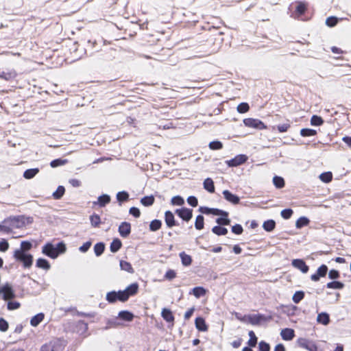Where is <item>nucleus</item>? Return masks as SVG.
Returning a JSON list of instances; mask_svg holds the SVG:
<instances>
[{"instance_id":"24","label":"nucleus","mask_w":351,"mask_h":351,"mask_svg":"<svg viewBox=\"0 0 351 351\" xmlns=\"http://www.w3.org/2000/svg\"><path fill=\"white\" fill-rule=\"evenodd\" d=\"M36 267L45 270H49L51 267L49 263L45 258H40L36 261Z\"/></svg>"},{"instance_id":"46","label":"nucleus","mask_w":351,"mask_h":351,"mask_svg":"<svg viewBox=\"0 0 351 351\" xmlns=\"http://www.w3.org/2000/svg\"><path fill=\"white\" fill-rule=\"evenodd\" d=\"M320 180L324 182H329L332 178V173L330 172L322 173L319 176Z\"/></svg>"},{"instance_id":"62","label":"nucleus","mask_w":351,"mask_h":351,"mask_svg":"<svg viewBox=\"0 0 351 351\" xmlns=\"http://www.w3.org/2000/svg\"><path fill=\"white\" fill-rule=\"evenodd\" d=\"M243 228L239 224H236L232 227V231L236 234H241L243 232Z\"/></svg>"},{"instance_id":"40","label":"nucleus","mask_w":351,"mask_h":351,"mask_svg":"<svg viewBox=\"0 0 351 351\" xmlns=\"http://www.w3.org/2000/svg\"><path fill=\"white\" fill-rule=\"evenodd\" d=\"M90 223L93 227H97L101 223L100 217L97 214H93L90 217Z\"/></svg>"},{"instance_id":"59","label":"nucleus","mask_w":351,"mask_h":351,"mask_svg":"<svg viewBox=\"0 0 351 351\" xmlns=\"http://www.w3.org/2000/svg\"><path fill=\"white\" fill-rule=\"evenodd\" d=\"M9 248V243L5 239H2L0 241V251L5 252Z\"/></svg>"},{"instance_id":"2","label":"nucleus","mask_w":351,"mask_h":351,"mask_svg":"<svg viewBox=\"0 0 351 351\" xmlns=\"http://www.w3.org/2000/svg\"><path fill=\"white\" fill-rule=\"evenodd\" d=\"M66 251V247L64 242H60L56 246L51 243H47L42 247V253L53 259H56Z\"/></svg>"},{"instance_id":"48","label":"nucleus","mask_w":351,"mask_h":351,"mask_svg":"<svg viewBox=\"0 0 351 351\" xmlns=\"http://www.w3.org/2000/svg\"><path fill=\"white\" fill-rule=\"evenodd\" d=\"M67 162L66 160L56 159L51 162L50 165L51 167L55 168L59 166L64 165Z\"/></svg>"},{"instance_id":"43","label":"nucleus","mask_w":351,"mask_h":351,"mask_svg":"<svg viewBox=\"0 0 351 351\" xmlns=\"http://www.w3.org/2000/svg\"><path fill=\"white\" fill-rule=\"evenodd\" d=\"M323 123V119L319 116L313 115L311 119V124L312 125L319 126L322 125Z\"/></svg>"},{"instance_id":"29","label":"nucleus","mask_w":351,"mask_h":351,"mask_svg":"<svg viewBox=\"0 0 351 351\" xmlns=\"http://www.w3.org/2000/svg\"><path fill=\"white\" fill-rule=\"evenodd\" d=\"M32 244L27 241H23L21 243V247L19 249L15 250L14 251H21L25 253H27V252L32 248Z\"/></svg>"},{"instance_id":"11","label":"nucleus","mask_w":351,"mask_h":351,"mask_svg":"<svg viewBox=\"0 0 351 351\" xmlns=\"http://www.w3.org/2000/svg\"><path fill=\"white\" fill-rule=\"evenodd\" d=\"M131 232V226L128 222H122L119 226V232L122 237H127Z\"/></svg>"},{"instance_id":"50","label":"nucleus","mask_w":351,"mask_h":351,"mask_svg":"<svg viewBox=\"0 0 351 351\" xmlns=\"http://www.w3.org/2000/svg\"><path fill=\"white\" fill-rule=\"evenodd\" d=\"M223 147L222 143L220 141H212L209 143V147L211 149L217 150L220 149Z\"/></svg>"},{"instance_id":"44","label":"nucleus","mask_w":351,"mask_h":351,"mask_svg":"<svg viewBox=\"0 0 351 351\" xmlns=\"http://www.w3.org/2000/svg\"><path fill=\"white\" fill-rule=\"evenodd\" d=\"M195 227L197 230H202L204 228V217L202 215H198L196 217Z\"/></svg>"},{"instance_id":"23","label":"nucleus","mask_w":351,"mask_h":351,"mask_svg":"<svg viewBox=\"0 0 351 351\" xmlns=\"http://www.w3.org/2000/svg\"><path fill=\"white\" fill-rule=\"evenodd\" d=\"M179 256L181 259L182 264L184 266L187 267L191 265L192 263V258L191 256L186 254L184 252H180Z\"/></svg>"},{"instance_id":"54","label":"nucleus","mask_w":351,"mask_h":351,"mask_svg":"<svg viewBox=\"0 0 351 351\" xmlns=\"http://www.w3.org/2000/svg\"><path fill=\"white\" fill-rule=\"evenodd\" d=\"M211 214H213L214 215H221L223 217L228 216V212L218 209V208H211Z\"/></svg>"},{"instance_id":"15","label":"nucleus","mask_w":351,"mask_h":351,"mask_svg":"<svg viewBox=\"0 0 351 351\" xmlns=\"http://www.w3.org/2000/svg\"><path fill=\"white\" fill-rule=\"evenodd\" d=\"M134 317V314L128 311H121L118 314V318L128 322H132Z\"/></svg>"},{"instance_id":"57","label":"nucleus","mask_w":351,"mask_h":351,"mask_svg":"<svg viewBox=\"0 0 351 351\" xmlns=\"http://www.w3.org/2000/svg\"><path fill=\"white\" fill-rule=\"evenodd\" d=\"M8 329V323L3 318H0V330L5 332Z\"/></svg>"},{"instance_id":"49","label":"nucleus","mask_w":351,"mask_h":351,"mask_svg":"<svg viewBox=\"0 0 351 351\" xmlns=\"http://www.w3.org/2000/svg\"><path fill=\"white\" fill-rule=\"evenodd\" d=\"M249 105L247 103H241L237 106V111L239 113H245L249 110Z\"/></svg>"},{"instance_id":"38","label":"nucleus","mask_w":351,"mask_h":351,"mask_svg":"<svg viewBox=\"0 0 351 351\" xmlns=\"http://www.w3.org/2000/svg\"><path fill=\"white\" fill-rule=\"evenodd\" d=\"M273 183L278 189H281L285 186V180L282 177L274 176L273 178Z\"/></svg>"},{"instance_id":"20","label":"nucleus","mask_w":351,"mask_h":351,"mask_svg":"<svg viewBox=\"0 0 351 351\" xmlns=\"http://www.w3.org/2000/svg\"><path fill=\"white\" fill-rule=\"evenodd\" d=\"M122 246L121 240L118 238L114 239L110 243V250L112 253L118 252Z\"/></svg>"},{"instance_id":"56","label":"nucleus","mask_w":351,"mask_h":351,"mask_svg":"<svg viewBox=\"0 0 351 351\" xmlns=\"http://www.w3.org/2000/svg\"><path fill=\"white\" fill-rule=\"evenodd\" d=\"M247 321L252 325H256L259 323L260 318L256 315H249L247 317Z\"/></svg>"},{"instance_id":"14","label":"nucleus","mask_w":351,"mask_h":351,"mask_svg":"<svg viewBox=\"0 0 351 351\" xmlns=\"http://www.w3.org/2000/svg\"><path fill=\"white\" fill-rule=\"evenodd\" d=\"M299 343L301 347L306 349L308 351H317V346L311 341H307L306 339H302Z\"/></svg>"},{"instance_id":"9","label":"nucleus","mask_w":351,"mask_h":351,"mask_svg":"<svg viewBox=\"0 0 351 351\" xmlns=\"http://www.w3.org/2000/svg\"><path fill=\"white\" fill-rule=\"evenodd\" d=\"M328 271V267L325 265H322L317 270L316 274L311 275V279L313 281L317 282L321 277H324Z\"/></svg>"},{"instance_id":"8","label":"nucleus","mask_w":351,"mask_h":351,"mask_svg":"<svg viewBox=\"0 0 351 351\" xmlns=\"http://www.w3.org/2000/svg\"><path fill=\"white\" fill-rule=\"evenodd\" d=\"M291 265L295 268L301 271L303 274H306L308 271V266L305 263L302 259H293Z\"/></svg>"},{"instance_id":"33","label":"nucleus","mask_w":351,"mask_h":351,"mask_svg":"<svg viewBox=\"0 0 351 351\" xmlns=\"http://www.w3.org/2000/svg\"><path fill=\"white\" fill-rule=\"evenodd\" d=\"M326 287L328 289H342L344 287V285L339 281H332L328 282Z\"/></svg>"},{"instance_id":"27","label":"nucleus","mask_w":351,"mask_h":351,"mask_svg":"<svg viewBox=\"0 0 351 351\" xmlns=\"http://www.w3.org/2000/svg\"><path fill=\"white\" fill-rule=\"evenodd\" d=\"M44 319V314L40 313L34 315L30 320L32 326H37Z\"/></svg>"},{"instance_id":"12","label":"nucleus","mask_w":351,"mask_h":351,"mask_svg":"<svg viewBox=\"0 0 351 351\" xmlns=\"http://www.w3.org/2000/svg\"><path fill=\"white\" fill-rule=\"evenodd\" d=\"M223 195L226 200L232 204H238L239 203L240 198L237 195L232 194L228 190H224L223 191Z\"/></svg>"},{"instance_id":"45","label":"nucleus","mask_w":351,"mask_h":351,"mask_svg":"<svg viewBox=\"0 0 351 351\" xmlns=\"http://www.w3.org/2000/svg\"><path fill=\"white\" fill-rule=\"evenodd\" d=\"M129 198V194L125 191H121L117 194V199L119 202L127 201Z\"/></svg>"},{"instance_id":"30","label":"nucleus","mask_w":351,"mask_h":351,"mask_svg":"<svg viewBox=\"0 0 351 351\" xmlns=\"http://www.w3.org/2000/svg\"><path fill=\"white\" fill-rule=\"evenodd\" d=\"M309 222L310 221L307 217H301L296 221L295 227L298 229H300L302 227L307 226Z\"/></svg>"},{"instance_id":"51","label":"nucleus","mask_w":351,"mask_h":351,"mask_svg":"<svg viewBox=\"0 0 351 351\" xmlns=\"http://www.w3.org/2000/svg\"><path fill=\"white\" fill-rule=\"evenodd\" d=\"M337 22H338V19L337 17H335V16L328 17L326 20V24L328 27H334L335 25H336Z\"/></svg>"},{"instance_id":"3","label":"nucleus","mask_w":351,"mask_h":351,"mask_svg":"<svg viewBox=\"0 0 351 351\" xmlns=\"http://www.w3.org/2000/svg\"><path fill=\"white\" fill-rule=\"evenodd\" d=\"M65 346L64 341L61 339H53L43 345L40 351H63Z\"/></svg>"},{"instance_id":"10","label":"nucleus","mask_w":351,"mask_h":351,"mask_svg":"<svg viewBox=\"0 0 351 351\" xmlns=\"http://www.w3.org/2000/svg\"><path fill=\"white\" fill-rule=\"evenodd\" d=\"M176 213L180 218L186 221H189L193 216L192 210L186 208L177 209Z\"/></svg>"},{"instance_id":"32","label":"nucleus","mask_w":351,"mask_h":351,"mask_svg":"<svg viewBox=\"0 0 351 351\" xmlns=\"http://www.w3.org/2000/svg\"><path fill=\"white\" fill-rule=\"evenodd\" d=\"M276 226V223L272 219H269L267 221H265L263 224V228L267 232L272 231Z\"/></svg>"},{"instance_id":"35","label":"nucleus","mask_w":351,"mask_h":351,"mask_svg":"<svg viewBox=\"0 0 351 351\" xmlns=\"http://www.w3.org/2000/svg\"><path fill=\"white\" fill-rule=\"evenodd\" d=\"M154 202V197L153 195L145 196L141 199V203L145 206H152Z\"/></svg>"},{"instance_id":"63","label":"nucleus","mask_w":351,"mask_h":351,"mask_svg":"<svg viewBox=\"0 0 351 351\" xmlns=\"http://www.w3.org/2000/svg\"><path fill=\"white\" fill-rule=\"evenodd\" d=\"M306 10V5L304 3L300 2L296 6V11L300 14H303Z\"/></svg>"},{"instance_id":"19","label":"nucleus","mask_w":351,"mask_h":351,"mask_svg":"<svg viewBox=\"0 0 351 351\" xmlns=\"http://www.w3.org/2000/svg\"><path fill=\"white\" fill-rule=\"evenodd\" d=\"M317 321L318 323L322 324L324 326H326L330 322L329 315L326 313H319L317 317Z\"/></svg>"},{"instance_id":"39","label":"nucleus","mask_w":351,"mask_h":351,"mask_svg":"<svg viewBox=\"0 0 351 351\" xmlns=\"http://www.w3.org/2000/svg\"><path fill=\"white\" fill-rule=\"evenodd\" d=\"M304 293L302 291H298L293 294L292 300L294 303L298 304L304 298Z\"/></svg>"},{"instance_id":"28","label":"nucleus","mask_w":351,"mask_h":351,"mask_svg":"<svg viewBox=\"0 0 351 351\" xmlns=\"http://www.w3.org/2000/svg\"><path fill=\"white\" fill-rule=\"evenodd\" d=\"M119 265L121 270L128 271L130 274L134 273V269L132 267V265L129 262L121 261Z\"/></svg>"},{"instance_id":"37","label":"nucleus","mask_w":351,"mask_h":351,"mask_svg":"<svg viewBox=\"0 0 351 351\" xmlns=\"http://www.w3.org/2000/svg\"><path fill=\"white\" fill-rule=\"evenodd\" d=\"M317 134L315 130L309 128H303L300 130V135L304 137L315 136Z\"/></svg>"},{"instance_id":"41","label":"nucleus","mask_w":351,"mask_h":351,"mask_svg":"<svg viewBox=\"0 0 351 351\" xmlns=\"http://www.w3.org/2000/svg\"><path fill=\"white\" fill-rule=\"evenodd\" d=\"M162 223L160 220L154 219L149 224V229L152 231H156L161 227Z\"/></svg>"},{"instance_id":"17","label":"nucleus","mask_w":351,"mask_h":351,"mask_svg":"<svg viewBox=\"0 0 351 351\" xmlns=\"http://www.w3.org/2000/svg\"><path fill=\"white\" fill-rule=\"evenodd\" d=\"M110 199H110V195L104 194V195L98 197L97 201L94 202L93 204H95V205L98 204L100 207H104L106 204L110 203Z\"/></svg>"},{"instance_id":"25","label":"nucleus","mask_w":351,"mask_h":351,"mask_svg":"<svg viewBox=\"0 0 351 351\" xmlns=\"http://www.w3.org/2000/svg\"><path fill=\"white\" fill-rule=\"evenodd\" d=\"M204 188L209 193H214L215 186L214 182L211 178H206L204 182Z\"/></svg>"},{"instance_id":"5","label":"nucleus","mask_w":351,"mask_h":351,"mask_svg":"<svg viewBox=\"0 0 351 351\" xmlns=\"http://www.w3.org/2000/svg\"><path fill=\"white\" fill-rule=\"evenodd\" d=\"M243 123L246 127H249V128H256V129H259V130H263V129L266 128V126L265 125L263 122H262L261 120L256 119H252V118L245 119L243 120Z\"/></svg>"},{"instance_id":"1","label":"nucleus","mask_w":351,"mask_h":351,"mask_svg":"<svg viewBox=\"0 0 351 351\" xmlns=\"http://www.w3.org/2000/svg\"><path fill=\"white\" fill-rule=\"evenodd\" d=\"M138 284L133 283L123 291H112L107 293L106 299L109 303H114L117 300L124 302L127 301L130 296L135 295L138 291Z\"/></svg>"},{"instance_id":"55","label":"nucleus","mask_w":351,"mask_h":351,"mask_svg":"<svg viewBox=\"0 0 351 351\" xmlns=\"http://www.w3.org/2000/svg\"><path fill=\"white\" fill-rule=\"evenodd\" d=\"M20 307V303L16 301H9L8 302V310H16Z\"/></svg>"},{"instance_id":"60","label":"nucleus","mask_w":351,"mask_h":351,"mask_svg":"<svg viewBox=\"0 0 351 351\" xmlns=\"http://www.w3.org/2000/svg\"><path fill=\"white\" fill-rule=\"evenodd\" d=\"M290 128V124L288 123L280 124L277 126L278 130L280 132H285Z\"/></svg>"},{"instance_id":"7","label":"nucleus","mask_w":351,"mask_h":351,"mask_svg":"<svg viewBox=\"0 0 351 351\" xmlns=\"http://www.w3.org/2000/svg\"><path fill=\"white\" fill-rule=\"evenodd\" d=\"M247 159L245 155L240 154L234 158L227 160L226 163L229 167H237L244 163Z\"/></svg>"},{"instance_id":"4","label":"nucleus","mask_w":351,"mask_h":351,"mask_svg":"<svg viewBox=\"0 0 351 351\" xmlns=\"http://www.w3.org/2000/svg\"><path fill=\"white\" fill-rule=\"evenodd\" d=\"M14 258L23 263L25 268H29L33 264V256L29 253L21 251H14Z\"/></svg>"},{"instance_id":"34","label":"nucleus","mask_w":351,"mask_h":351,"mask_svg":"<svg viewBox=\"0 0 351 351\" xmlns=\"http://www.w3.org/2000/svg\"><path fill=\"white\" fill-rule=\"evenodd\" d=\"M212 232L217 235H226L228 233V230L226 228L221 227L220 226H215L213 228Z\"/></svg>"},{"instance_id":"16","label":"nucleus","mask_w":351,"mask_h":351,"mask_svg":"<svg viewBox=\"0 0 351 351\" xmlns=\"http://www.w3.org/2000/svg\"><path fill=\"white\" fill-rule=\"evenodd\" d=\"M196 328L202 332H206L208 330V326L206 324V322L204 318L199 317L195 319V322Z\"/></svg>"},{"instance_id":"6","label":"nucleus","mask_w":351,"mask_h":351,"mask_svg":"<svg viewBox=\"0 0 351 351\" xmlns=\"http://www.w3.org/2000/svg\"><path fill=\"white\" fill-rule=\"evenodd\" d=\"M1 294L4 300H10L15 297V293L12 287L8 283L1 287Z\"/></svg>"},{"instance_id":"18","label":"nucleus","mask_w":351,"mask_h":351,"mask_svg":"<svg viewBox=\"0 0 351 351\" xmlns=\"http://www.w3.org/2000/svg\"><path fill=\"white\" fill-rule=\"evenodd\" d=\"M165 219L167 226L169 228L176 225L174 215L171 211H166L165 214Z\"/></svg>"},{"instance_id":"61","label":"nucleus","mask_w":351,"mask_h":351,"mask_svg":"<svg viewBox=\"0 0 351 351\" xmlns=\"http://www.w3.org/2000/svg\"><path fill=\"white\" fill-rule=\"evenodd\" d=\"M270 350V346L269 345L262 341L259 343V351H269Z\"/></svg>"},{"instance_id":"31","label":"nucleus","mask_w":351,"mask_h":351,"mask_svg":"<svg viewBox=\"0 0 351 351\" xmlns=\"http://www.w3.org/2000/svg\"><path fill=\"white\" fill-rule=\"evenodd\" d=\"M105 250V245L104 243H97L94 246V252L97 256H101Z\"/></svg>"},{"instance_id":"53","label":"nucleus","mask_w":351,"mask_h":351,"mask_svg":"<svg viewBox=\"0 0 351 351\" xmlns=\"http://www.w3.org/2000/svg\"><path fill=\"white\" fill-rule=\"evenodd\" d=\"M216 222L219 225L225 226V225H229L230 223V220L228 218V217L221 216V217H219L216 219Z\"/></svg>"},{"instance_id":"52","label":"nucleus","mask_w":351,"mask_h":351,"mask_svg":"<svg viewBox=\"0 0 351 351\" xmlns=\"http://www.w3.org/2000/svg\"><path fill=\"white\" fill-rule=\"evenodd\" d=\"M293 210L290 208H287V209H284L281 211V216L282 218L285 219H288L289 218H291V217L293 215Z\"/></svg>"},{"instance_id":"42","label":"nucleus","mask_w":351,"mask_h":351,"mask_svg":"<svg viewBox=\"0 0 351 351\" xmlns=\"http://www.w3.org/2000/svg\"><path fill=\"white\" fill-rule=\"evenodd\" d=\"M248 335L250 336L248 345L250 347H255L257 343V337H256L254 332L252 330L249 332Z\"/></svg>"},{"instance_id":"36","label":"nucleus","mask_w":351,"mask_h":351,"mask_svg":"<svg viewBox=\"0 0 351 351\" xmlns=\"http://www.w3.org/2000/svg\"><path fill=\"white\" fill-rule=\"evenodd\" d=\"M65 189L63 186H59L56 191L53 193V197L55 199H60L64 195Z\"/></svg>"},{"instance_id":"64","label":"nucleus","mask_w":351,"mask_h":351,"mask_svg":"<svg viewBox=\"0 0 351 351\" xmlns=\"http://www.w3.org/2000/svg\"><path fill=\"white\" fill-rule=\"evenodd\" d=\"M187 202L189 204L192 206L193 207H195L197 206V199L194 196H190L187 199Z\"/></svg>"},{"instance_id":"58","label":"nucleus","mask_w":351,"mask_h":351,"mask_svg":"<svg viewBox=\"0 0 351 351\" xmlns=\"http://www.w3.org/2000/svg\"><path fill=\"white\" fill-rule=\"evenodd\" d=\"M91 245H92L91 241H87L79 247V250L82 253H85L89 250Z\"/></svg>"},{"instance_id":"21","label":"nucleus","mask_w":351,"mask_h":351,"mask_svg":"<svg viewBox=\"0 0 351 351\" xmlns=\"http://www.w3.org/2000/svg\"><path fill=\"white\" fill-rule=\"evenodd\" d=\"M206 293V290L202 287H196L193 288L191 291L190 294L194 295L197 298L204 296Z\"/></svg>"},{"instance_id":"26","label":"nucleus","mask_w":351,"mask_h":351,"mask_svg":"<svg viewBox=\"0 0 351 351\" xmlns=\"http://www.w3.org/2000/svg\"><path fill=\"white\" fill-rule=\"evenodd\" d=\"M39 172V169L38 168H34V169H29L25 171L23 173V177L25 179H32Z\"/></svg>"},{"instance_id":"13","label":"nucleus","mask_w":351,"mask_h":351,"mask_svg":"<svg viewBox=\"0 0 351 351\" xmlns=\"http://www.w3.org/2000/svg\"><path fill=\"white\" fill-rule=\"evenodd\" d=\"M282 339L285 341H291L295 336L294 330L291 328H285L280 332Z\"/></svg>"},{"instance_id":"22","label":"nucleus","mask_w":351,"mask_h":351,"mask_svg":"<svg viewBox=\"0 0 351 351\" xmlns=\"http://www.w3.org/2000/svg\"><path fill=\"white\" fill-rule=\"evenodd\" d=\"M161 315L162 318L167 322H173L174 320V317L172 314V312L169 309L163 308L161 312Z\"/></svg>"},{"instance_id":"47","label":"nucleus","mask_w":351,"mask_h":351,"mask_svg":"<svg viewBox=\"0 0 351 351\" xmlns=\"http://www.w3.org/2000/svg\"><path fill=\"white\" fill-rule=\"evenodd\" d=\"M171 202L173 205L182 206L184 204V200L182 197L177 195L171 198Z\"/></svg>"}]
</instances>
